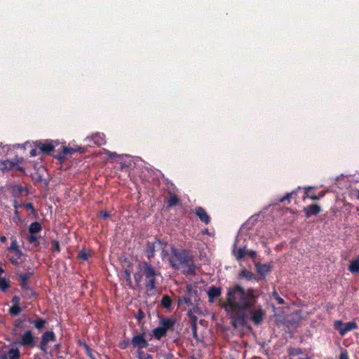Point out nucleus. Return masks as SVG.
I'll return each instance as SVG.
<instances>
[{"mask_svg":"<svg viewBox=\"0 0 359 359\" xmlns=\"http://www.w3.org/2000/svg\"><path fill=\"white\" fill-rule=\"evenodd\" d=\"M259 297L256 290L250 287L244 290L240 285L229 288L226 297V307L231 313V324L235 328L243 327L246 324L247 310L252 308Z\"/></svg>","mask_w":359,"mask_h":359,"instance_id":"1","label":"nucleus"},{"mask_svg":"<svg viewBox=\"0 0 359 359\" xmlns=\"http://www.w3.org/2000/svg\"><path fill=\"white\" fill-rule=\"evenodd\" d=\"M172 268L180 270L187 275H194L196 266L194 262L192 252L185 249L172 248L169 257Z\"/></svg>","mask_w":359,"mask_h":359,"instance_id":"2","label":"nucleus"},{"mask_svg":"<svg viewBox=\"0 0 359 359\" xmlns=\"http://www.w3.org/2000/svg\"><path fill=\"white\" fill-rule=\"evenodd\" d=\"M161 277V272L154 267L149 262H140L137 266V271L134 273V279L137 285L144 280L147 291L156 290L158 279Z\"/></svg>","mask_w":359,"mask_h":359,"instance_id":"3","label":"nucleus"},{"mask_svg":"<svg viewBox=\"0 0 359 359\" xmlns=\"http://www.w3.org/2000/svg\"><path fill=\"white\" fill-rule=\"evenodd\" d=\"M334 328L337 330L341 336H344L348 332L358 328V324L355 321L344 323L341 320L334 322Z\"/></svg>","mask_w":359,"mask_h":359,"instance_id":"4","label":"nucleus"},{"mask_svg":"<svg viewBox=\"0 0 359 359\" xmlns=\"http://www.w3.org/2000/svg\"><path fill=\"white\" fill-rule=\"evenodd\" d=\"M163 248H164V244L159 240L153 243L148 242L147 244V249L145 250V255L148 259H150L154 257L155 251L156 250H160Z\"/></svg>","mask_w":359,"mask_h":359,"instance_id":"5","label":"nucleus"},{"mask_svg":"<svg viewBox=\"0 0 359 359\" xmlns=\"http://www.w3.org/2000/svg\"><path fill=\"white\" fill-rule=\"evenodd\" d=\"M232 252L235 257L236 258V259L238 261L243 259L245 256H248L252 259H255L257 256V253L255 250H247L244 248H239L236 249L235 247Z\"/></svg>","mask_w":359,"mask_h":359,"instance_id":"6","label":"nucleus"},{"mask_svg":"<svg viewBox=\"0 0 359 359\" xmlns=\"http://www.w3.org/2000/svg\"><path fill=\"white\" fill-rule=\"evenodd\" d=\"M131 343L134 348H137L140 350L147 348L149 345L143 334L133 336Z\"/></svg>","mask_w":359,"mask_h":359,"instance_id":"7","label":"nucleus"},{"mask_svg":"<svg viewBox=\"0 0 359 359\" xmlns=\"http://www.w3.org/2000/svg\"><path fill=\"white\" fill-rule=\"evenodd\" d=\"M303 211L305 213V217L309 218L318 215L321 212V208L318 204H312L304 207Z\"/></svg>","mask_w":359,"mask_h":359,"instance_id":"8","label":"nucleus"},{"mask_svg":"<svg viewBox=\"0 0 359 359\" xmlns=\"http://www.w3.org/2000/svg\"><path fill=\"white\" fill-rule=\"evenodd\" d=\"M250 313L251 320L255 325H259L263 321L264 317V312L262 309L259 308L254 311H251Z\"/></svg>","mask_w":359,"mask_h":359,"instance_id":"9","label":"nucleus"},{"mask_svg":"<svg viewBox=\"0 0 359 359\" xmlns=\"http://www.w3.org/2000/svg\"><path fill=\"white\" fill-rule=\"evenodd\" d=\"M21 344L22 346H28L30 347H33L35 345L34 337L31 331H26L22 336L21 338Z\"/></svg>","mask_w":359,"mask_h":359,"instance_id":"10","label":"nucleus"},{"mask_svg":"<svg viewBox=\"0 0 359 359\" xmlns=\"http://www.w3.org/2000/svg\"><path fill=\"white\" fill-rule=\"evenodd\" d=\"M20 162V158H14L11 160H4L0 161V166L2 170H10L14 169L16 164Z\"/></svg>","mask_w":359,"mask_h":359,"instance_id":"11","label":"nucleus"},{"mask_svg":"<svg viewBox=\"0 0 359 359\" xmlns=\"http://www.w3.org/2000/svg\"><path fill=\"white\" fill-rule=\"evenodd\" d=\"M194 212L202 222L205 223V224H208L210 223V217L207 214L205 209H203L202 207H196L195 208Z\"/></svg>","mask_w":359,"mask_h":359,"instance_id":"12","label":"nucleus"},{"mask_svg":"<svg viewBox=\"0 0 359 359\" xmlns=\"http://www.w3.org/2000/svg\"><path fill=\"white\" fill-rule=\"evenodd\" d=\"M20 351L18 348H11L8 352L1 353L0 359H19Z\"/></svg>","mask_w":359,"mask_h":359,"instance_id":"13","label":"nucleus"},{"mask_svg":"<svg viewBox=\"0 0 359 359\" xmlns=\"http://www.w3.org/2000/svg\"><path fill=\"white\" fill-rule=\"evenodd\" d=\"M90 140H92L95 144L98 146L102 145L105 142L104 135L99 133L93 134L91 137H87L85 139V141L86 142Z\"/></svg>","mask_w":359,"mask_h":359,"instance_id":"14","label":"nucleus"},{"mask_svg":"<svg viewBox=\"0 0 359 359\" xmlns=\"http://www.w3.org/2000/svg\"><path fill=\"white\" fill-rule=\"evenodd\" d=\"M221 288L217 287H210L208 290L209 301L215 302L221 295Z\"/></svg>","mask_w":359,"mask_h":359,"instance_id":"15","label":"nucleus"},{"mask_svg":"<svg viewBox=\"0 0 359 359\" xmlns=\"http://www.w3.org/2000/svg\"><path fill=\"white\" fill-rule=\"evenodd\" d=\"M174 323V320L163 318L160 320L159 326L167 332L168 330L173 329Z\"/></svg>","mask_w":359,"mask_h":359,"instance_id":"16","label":"nucleus"},{"mask_svg":"<svg viewBox=\"0 0 359 359\" xmlns=\"http://www.w3.org/2000/svg\"><path fill=\"white\" fill-rule=\"evenodd\" d=\"M256 269L258 274L264 277L271 271V268L270 265L259 263L256 264Z\"/></svg>","mask_w":359,"mask_h":359,"instance_id":"17","label":"nucleus"},{"mask_svg":"<svg viewBox=\"0 0 359 359\" xmlns=\"http://www.w3.org/2000/svg\"><path fill=\"white\" fill-rule=\"evenodd\" d=\"M11 194L13 197L18 198L23 192L27 193V190L22 186L13 185L11 188Z\"/></svg>","mask_w":359,"mask_h":359,"instance_id":"18","label":"nucleus"},{"mask_svg":"<svg viewBox=\"0 0 359 359\" xmlns=\"http://www.w3.org/2000/svg\"><path fill=\"white\" fill-rule=\"evenodd\" d=\"M83 346L86 353L90 359H100V355L98 353L94 352L86 344L83 343Z\"/></svg>","mask_w":359,"mask_h":359,"instance_id":"19","label":"nucleus"},{"mask_svg":"<svg viewBox=\"0 0 359 359\" xmlns=\"http://www.w3.org/2000/svg\"><path fill=\"white\" fill-rule=\"evenodd\" d=\"M348 269L352 273H359V259L352 260L350 262Z\"/></svg>","mask_w":359,"mask_h":359,"instance_id":"20","label":"nucleus"},{"mask_svg":"<svg viewBox=\"0 0 359 359\" xmlns=\"http://www.w3.org/2000/svg\"><path fill=\"white\" fill-rule=\"evenodd\" d=\"M239 277L240 278H245L247 279L248 280H257V279L256 278V277L255 276L254 273L245 269H243L240 274H239Z\"/></svg>","mask_w":359,"mask_h":359,"instance_id":"21","label":"nucleus"},{"mask_svg":"<svg viewBox=\"0 0 359 359\" xmlns=\"http://www.w3.org/2000/svg\"><path fill=\"white\" fill-rule=\"evenodd\" d=\"M41 340L43 343H48L50 341H54L55 340V336L53 332L48 331L43 334Z\"/></svg>","mask_w":359,"mask_h":359,"instance_id":"22","label":"nucleus"},{"mask_svg":"<svg viewBox=\"0 0 359 359\" xmlns=\"http://www.w3.org/2000/svg\"><path fill=\"white\" fill-rule=\"evenodd\" d=\"M41 225L38 222H32L29 227V232L30 234H36L41 231Z\"/></svg>","mask_w":359,"mask_h":359,"instance_id":"23","label":"nucleus"},{"mask_svg":"<svg viewBox=\"0 0 359 359\" xmlns=\"http://www.w3.org/2000/svg\"><path fill=\"white\" fill-rule=\"evenodd\" d=\"M37 147L43 152H46V153L53 151L54 149V147L53 146V144L51 143H42L41 142L37 144Z\"/></svg>","mask_w":359,"mask_h":359,"instance_id":"24","label":"nucleus"},{"mask_svg":"<svg viewBox=\"0 0 359 359\" xmlns=\"http://www.w3.org/2000/svg\"><path fill=\"white\" fill-rule=\"evenodd\" d=\"M19 278H20V280L21 283L22 289L24 290H27L29 288L28 285H27V280L29 278V273L20 274L19 276Z\"/></svg>","mask_w":359,"mask_h":359,"instance_id":"25","label":"nucleus"},{"mask_svg":"<svg viewBox=\"0 0 359 359\" xmlns=\"http://www.w3.org/2000/svg\"><path fill=\"white\" fill-rule=\"evenodd\" d=\"M154 337L157 339H161V337H165L167 334L163 329L160 326L154 328L152 331Z\"/></svg>","mask_w":359,"mask_h":359,"instance_id":"26","label":"nucleus"},{"mask_svg":"<svg viewBox=\"0 0 359 359\" xmlns=\"http://www.w3.org/2000/svg\"><path fill=\"white\" fill-rule=\"evenodd\" d=\"M32 324L39 330L43 329L46 324V321L41 318H36L34 320L32 321Z\"/></svg>","mask_w":359,"mask_h":359,"instance_id":"27","label":"nucleus"},{"mask_svg":"<svg viewBox=\"0 0 359 359\" xmlns=\"http://www.w3.org/2000/svg\"><path fill=\"white\" fill-rule=\"evenodd\" d=\"M8 250H13L15 252V254L18 255V257H21L22 255V252L21 250H19L18 246L17 245L16 239L14 238L12 241V243L9 248H8Z\"/></svg>","mask_w":359,"mask_h":359,"instance_id":"28","label":"nucleus"},{"mask_svg":"<svg viewBox=\"0 0 359 359\" xmlns=\"http://www.w3.org/2000/svg\"><path fill=\"white\" fill-rule=\"evenodd\" d=\"M312 189L311 187H307L304 188V196L303 199L305 200L306 198H311L312 200H320V197H317L316 194H309V191Z\"/></svg>","mask_w":359,"mask_h":359,"instance_id":"29","label":"nucleus"},{"mask_svg":"<svg viewBox=\"0 0 359 359\" xmlns=\"http://www.w3.org/2000/svg\"><path fill=\"white\" fill-rule=\"evenodd\" d=\"M196 318L195 316H193L191 320V332L193 333V336L194 338L197 339V325H196Z\"/></svg>","mask_w":359,"mask_h":359,"instance_id":"30","label":"nucleus"},{"mask_svg":"<svg viewBox=\"0 0 359 359\" xmlns=\"http://www.w3.org/2000/svg\"><path fill=\"white\" fill-rule=\"evenodd\" d=\"M27 240L30 244H32L34 246H38L39 245V238L35 234H30L27 237Z\"/></svg>","mask_w":359,"mask_h":359,"instance_id":"31","label":"nucleus"},{"mask_svg":"<svg viewBox=\"0 0 359 359\" xmlns=\"http://www.w3.org/2000/svg\"><path fill=\"white\" fill-rule=\"evenodd\" d=\"M302 349L300 348H291L288 350L290 356H296L302 354Z\"/></svg>","mask_w":359,"mask_h":359,"instance_id":"32","label":"nucleus"},{"mask_svg":"<svg viewBox=\"0 0 359 359\" xmlns=\"http://www.w3.org/2000/svg\"><path fill=\"white\" fill-rule=\"evenodd\" d=\"M161 304L165 308H169L171 305V299L168 296H163L161 299Z\"/></svg>","mask_w":359,"mask_h":359,"instance_id":"33","label":"nucleus"},{"mask_svg":"<svg viewBox=\"0 0 359 359\" xmlns=\"http://www.w3.org/2000/svg\"><path fill=\"white\" fill-rule=\"evenodd\" d=\"M21 310L22 309L20 307V306H18V305H13L12 307L10 308L9 313L12 316H17V315H18L20 313Z\"/></svg>","mask_w":359,"mask_h":359,"instance_id":"34","label":"nucleus"},{"mask_svg":"<svg viewBox=\"0 0 359 359\" xmlns=\"http://www.w3.org/2000/svg\"><path fill=\"white\" fill-rule=\"evenodd\" d=\"M8 287V281L5 278H0V289L3 291H6Z\"/></svg>","mask_w":359,"mask_h":359,"instance_id":"35","label":"nucleus"},{"mask_svg":"<svg viewBox=\"0 0 359 359\" xmlns=\"http://www.w3.org/2000/svg\"><path fill=\"white\" fill-rule=\"evenodd\" d=\"M89 256H90L89 252H88L85 250H81L78 254L79 259L81 260H83V261L87 260L88 258L89 257Z\"/></svg>","mask_w":359,"mask_h":359,"instance_id":"36","label":"nucleus"},{"mask_svg":"<svg viewBox=\"0 0 359 359\" xmlns=\"http://www.w3.org/2000/svg\"><path fill=\"white\" fill-rule=\"evenodd\" d=\"M295 193V191H293L292 193H287L285 196L282 197L279 201L281 203H284L286 201L288 202V203H290V199L292 196V195Z\"/></svg>","mask_w":359,"mask_h":359,"instance_id":"37","label":"nucleus"},{"mask_svg":"<svg viewBox=\"0 0 359 359\" xmlns=\"http://www.w3.org/2000/svg\"><path fill=\"white\" fill-rule=\"evenodd\" d=\"M51 250H53V252H60V245L57 241H53L51 242Z\"/></svg>","mask_w":359,"mask_h":359,"instance_id":"38","label":"nucleus"},{"mask_svg":"<svg viewBox=\"0 0 359 359\" xmlns=\"http://www.w3.org/2000/svg\"><path fill=\"white\" fill-rule=\"evenodd\" d=\"M272 297L274 299H276L278 304H284V299L279 296L277 292H273L272 294Z\"/></svg>","mask_w":359,"mask_h":359,"instance_id":"39","label":"nucleus"},{"mask_svg":"<svg viewBox=\"0 0 359 359\" xmlns=\"http://www.w3.org/2000/svg\"><path fill=\"white\" fill-rule=\"evenodd\" d=\"M177 202H178V198H177V196H172L168 200V205L170 207L173 206V205H176L177 203Z\"/></svg>","mask_w":359,"mask_h":359,"instance_id":"40","label":"nucleus"},{"mask_svg":"<svg viewBox=\"0 0 359 359\" xmlns=\"http://www.w3.org/2000/svg\"><path fill=\"white\" fill-rule=\"evenodd\" d=\"M20 257H18V255H15V256H12V257H8V259L9 261L14 265H18L19 264V262H18V259H20Z\"/></svg>","mask_w":359,"mask_h":359,"instance_id":"41","label":"nucleus"},{"mask_svg":"<svg viewBox=\"0 0 359 359\" xmlns=\"http://www.w3.org/2000/svg\"><path fill=\"white\" fill-rule=\"evenodd\" d=\"M339 359H349L348 352L346 350L344 349L341 351Z\"/></svg>","mask_w":359,"mask_h":359,"instance_id":"42","label":"nucleus"},{"mask_svg":"<svg viewBox=\"0 0 359 359\" xmlns=\"http://www.w3.org/2000/svg\"><path fill=\"white\" fill-rule=\"evenodd\" d=\"M180 303H182V302H184L187 304H191V301L190 299V298L189 297H183L182 299H180Z\"/></svg>","mask_w":359,"mask_h":359,"instance_id":"43","label":"nucleus"},{"mask_svg":"<svg viewBox=\"0 0 359 359\" xmlns=\"http://www.w3.org/2000/svg\"><path fill=\"white\" fill-rule=\"evenodd\" d=\"M139 358L140 359H153V358L151 355H149V354L143 355L142 352L140 353Z\"/></svg>","mask_w":359,"mask_h":359,"instance_id":"44","label":"nucleus"},{"mask_svg":"<svg viewBox=\"0 0 359 359\" xmlns=\"http://www.w3.org/2000/svg\"><path fill=\"white\" fill-rule=\"evenodd\" d=\"M20 297H17V296H14L13 298H12V303L13 305H18L20 304Z\"/></svg>","mask_w":359,"mask_h":359,"instance_id":"45","label":"nucleus"},{"mask_svg":"<svg viewBox=\"0 0 359 359\" xmlns=\"http://www.w3.org/2000/svg\"><path fill=\"white\" fill-rule=\"evenodd\" d=\"M40 348L44 353H47V343H43V341L41 340L40 344Z\"/></svg>","mask_w":359,"mask_h":359,"instance_id":"46","label":"nucleus"},{"mask_svg":"<svg viewBox=\"0 0 359 359\" xmlns=\"http://www.w3.org/2000/svg\"><path fill=\"white\" fill-rule=\"evenodd\" d=\"M24 206L26 209L30 210L32 213L34 212V208L32 203H26L24 205Z\"/></svg>","mask_w":359,"mask_h":359,"instance_id":"47","label":"nucleus"},{"mask_svg":"<svg viewBox=\"0 0 359 359\" xmlns=\"http://www.w3.org/2000/svg\"><path fill=\"white\" fill-rule=\"evenodd\" d=\"M144 317V313L142 311H138L137 315H136V318L137 320H140V319H142Z\"/></svg>","mask_w":359,"mask_h":359,"instance_id":"48","label":"nucleus"},{"mask_svg":"<svg viewBox=\"0 0 359 359\" xmlns=\"http://www.w3.org/2000/svg\"><path fill=\"white\" fill-rule=\"evenodd\" d=\"M106 154H107L108 155V156H109V158H114V157H116V156H118V155L116 154V153H115V152H111V151H107L106 152Z\"/></svg>","mask_w":359,"mask_h":359,"instance_id":"49","label":"nucleus"},{"mask_svg":"<svg viewBox=\"0 0 359 359\" xmlns=\"http://www.w3.org/2000/svg\"><path fill=\"white\" fill-rule=\"evenodd\" d=\"M101 216L103 219H107L109 217V215L107 212H104L101 213Z\"/></svg>","mask_w":359,"mask_h":359,"instance_id":"50","label":"nucleus"},{"mask_svg":"<svg viewBox=\"0 0 359 359\" xmlns=\"http://www.w3.org/2000/svg\"><path fill=\"white\" fill-rule=\"evenodd\" d=\"M36 155V149H32L30 151V156H35Z\"/></svg>","mask_w":359,"mask_h":359,"instance_id":"51","label":"nucleus"},{"mask_svg":"<svg viewBox=\"0 0 359 359\" xmlns=\"http://www.w3.org/2000/svg\"><path fill=\"white\" fill-rule=\"evenodd\" d=\"M0 241L1 243H5L6 241V238L4 236L0 237Z\"/></svg>","mask_w":359,"mask_h":359,"instance_id":"52","label":"nucleus"},{"mask_svg":"<svg viewBox=\"0 0 359 359\" xmlns=\"http://www.w3.org/2000/svg\"><path fill=\"white\" fill-rule=\"evenodd\" d=\"M15 169L17 170H23L22 168L16 164Z\"/></svg>","mask_w":359,"mask_h":359,"instance_id":"53","label":"nucleus"},{"mask_svg":"<svg viewBox=\"0 0 359 359\" xmlns=\"http://www.w3.org/2000/svg\"><path fill=\"white\" fill-rule=\"evenodd\" d=\"M325 192L323 191L318 196H317V197H320V199L321 198H323L325 196Z\"/></svg>","mask_w":359,"mask_h":359,"instance_id":"54","label":"nucleus"},{"mask_svg":"<svg viewBox=\"0 0 359 359\" xmlns=\"http://www.w3.org/2000/svg\"><path fill=\"white\" fill-rule=\"evenodd\" d=\"M162 250V256L164 257L166 255H168L167 252L165 250H163V248L161 249Z\"/></svg>","mask_w":359,"mask_h":359,"instance_id":"55","label":"nucleus"},{"mask_svg":"<svg viewBox=\"0 0 359 359\" xmlns=\"http://www.w3.org/2000/svg\"><path fill=\"white\" fill-rule=\"evenodd\" d=\"M126 276H127V278L129 279L130 278V274L129 272H128L127 271H126Z\"/></svg>","mask_w":359,"mask_h":359,"instance_id":"56","label":"nucleus"},{"mask_svg":"<svg viewBox=\"0 0 359 359\" xmlns=\"http://www.w3.org/2000/svg\"><path fill=\"white\" fill-rule=\"evenodd\" d=\"M68 150H69V149H68L67 148H65V149H64V153H65V154H67V153H68Z\"/></svg>","mask_w":359,"mask_h":359,"instance_id":"57","label":"nucleus"},{"mask_svg":"<svg viewBox=\"0 0 359 359\" xmlns=\"http://www.w3.org/2000/svg\"><path fill=\"white\" fill-rule=\"evenodd\" d=\"M356 198L359 200V190L357 191Z\"/></svg>","mask_w":359,"mask_h":359,"instance_id":"58","label":"nucleus"}]
</instances>
